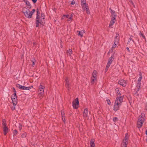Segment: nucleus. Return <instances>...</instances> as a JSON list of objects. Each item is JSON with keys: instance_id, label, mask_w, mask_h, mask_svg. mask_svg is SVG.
Here are the masks:
<instances>
[{"instance_id": "obj_1", "label": "nucleus", "mask_w": 147, "mask_h": 147, "mask_svg": "<svg viewBox=\"0 0 147 147\" xmlns=\"http://www.w3.org/2000/svg\"><path fill=\"white\" fill-rule=\"evenodd\" d=\"M35 11L34 9H33L31 11H30L29 9H28L26 7L23 8V12L26 18H32V15L34 13Z\"/></svg>"}, {"instance_id": "obj_2", "label": "nucleus", "mask_w": 147, "mask_h": 147, "mask_svg": "<svg viewBox=\"0 0 147 147\" xmlns=\"http://www.w3.org/2000/svg\"><path fill=\"white\" fill-rule=\"evenodd\" d=\"M145 120L144 115L141 114L139 117L137 122V125L138 128H140L142 125Z\"/></svg>"}, {"instance_id": "obj_3", "label": "nucleus", "mask_w": 147, "mask_h": 147, "mask_svg": "<svg viewBox=\"0 0 147 147\" xmlns=\"http://www.w3.org/2000/svg\"><path fill=\"white\" fill-rule=\"evenodd\" d=\"M129 140V135L127 133H126L125 136L121 144V147H127V145L128 143Z\"/></svg>"}, {"instance_id": "obj_4", "label": "nucleus", "mask_w": 147, "mask_h": 147, "mask_svg": "<svg viewBox=\"0 0 147 147\" xmlns=\"http://www.w3.org/2000/svg\"><path fill=\"white\" fill-rule=\"evenodd\" d=\"M2 124L3 126L4 134L5 135L8 131V128L7 126L6 121L5 119H3L2 121Z\"/></svg>"}, {"instance_id": "obj_5", "label": "nucleus", "mask_w": 147, "mask_h": 147, "mask_svg": "<svg viewBox=\"0 0 147 147\" xmlns=\"http://www.w3.org/2000/svg\"><path fill=\"white\" fill-rule=\"evenodd\" d=\"M114 59V54L112 55L111 57H110L108 60V61L107 63V65L106 68V70H107L108 68L110 66V65L111 64L112 62Z\"/></svg>"}, {"instance_id": "obj_6", "label": "nucleus", "mask_w": 147, "mask_h": 147, "mask_svg": "<svg viewBox=\"0 0 147 147\" xmlns=\"http://www.w3.org/2000/svg\"><path fill=\"white\" fill-rule=\"evenodd\" d=\"M45 87L44 86L42 85L41 84L38 87V95L40 97H42L43 94L44 93V89Z\"/></svg>"}, {"instance_id": "obj_7", "label": "nucleus", "mask_w": 147, "mask_h": 147, "mask_svg": "<svg viewBox=\"0 0 147 147\" xmlns=\"http://www.w3.org/2000/svg\"><path fill=\"white\" fill-rule=\"evenodd\" d=\"M97 71H94L92 74V76L91 77V82L93 83L94 82L96 81L97 79Z\"/></svg>"}, {"instance_id": "obj_8", "label": "nucleus", "mask_w": 147, "mask_h": 147, "mask_svg": "<svg viewBox=\"0 0 147 147\" xmlns=\"http://www.w3.org/2000/svg\"><path fill=\"white\" fill-rule=\"evenodd\" d=\"M41 21H39L38 20V16H37L36 18V26L38 27L40 25H43L45 23V20L44 18H42Z\"/></svg>"}, {"instance_id": "obj_9", "label": "nucleus", "mask_w": 147, "mask_h": 147, "mask_svg": "<svg viewBox=\"0 0 147 147\" xmlns=\"http://www.w3.org/2000/svg\"><path fill=\"white\" fill-rule=\"evenodd\" d=\"M16 92L11 96V99L13 105L15 106L17 103V98L16 95ZM15 108H14V109Z\"/></svg>"}, {"instance_id": "obj_10", "label": "nucleus", "mask_w": 147, "mask_h": 147, "mask_svg": "<svg viewBox=\"0 0 147 147\" xmlns=\"http://www.w3.org/2000/svg\"><path fill=\"white\" fill-rule=\"evenodd\" d=\"M79 105V102L78 98H76L73 102V106L74 109H77Z\"/></svg>"}, {"instance_id": "obj_11", "label": "nucleus", "mask_w": 147, "mask_h": 147, "mask_svg": "<svg viewBox=\"0 0 147 147\" xmlns=\"http://www.w3.org/2000/svg\"><path fill=\"white\" fill-rule=\"evenodd\" d=\"M123 96H117L116 98L115 102L119 103V104L121 105L122 103L123 102Z\"/></svg>"}, {"instance_id": "obj_12", "label": "nucleus", "mask_w": 147, "mask_h": 147, "mask_svg": "<svg viewBox=\"0 0 147 147\" xmlns=\"http://www.w3.org/2000/svg\"><path fill=\"white\" fill-rule=\"evenodd\" d=\"M82 6L83 9L84 11H86L87 14H90V11L87 4L86 3L85 4L82 5Z\"/></svg>"}, {"instance_id": "obj_13", "label": "nucleus", "mask_w": 147, "mask_h": 147, "mask_svg": "<svg viewBox=\"0 0 147 147\" xmlns=\"http://www.w3.org/2000/svg\"><path fill=\"white\" fill-rule=\"evenodd\" d=\"M90 114V113H88V110L87 109H86L84 110L83 112V116L85 119H88Z\"/></svg>"}, {"instance_id": "obj_14", "label": "nucleus", "mask_w": 147, "mask_h": 147, "mask_svg": "<svg viewBox=\"0 0 147 147\" xmlns=\"http://www.w3.org/2000/svg\"><path fill=\"white\" fill-rule=\"evenodd\" d=\"M17 87L21 90H29L31 88L29 87H26L24 86H22L19 84H18L16 85Z\"/></svg>"}, {"instance_id": "obj_15", "label": "nucleus", "mask_w": 147, "mask_h": 147, "mask_svg": "<svg viewBox=\"0 0 147 147\" xmlns=\"http://www.w3.org/2000/svg\"><path fill=\"white\" fill-rule=\"evenodd\" d=\"M119 40L118 38H116L115 39L114 44L112 47V49L109 50V52H112L113 51V49H112L116 47L117 45L119 43Z\"/></svg>"}, {"instance_id": "obj_16", "label": "nucleus", "mask_w": 147, "mask_h": 147, "mask_svg": "<svg viewBox=\"0 0 147 147\" xmlns=\"http://www.w3.org/2000/svg\"><path fill=\"white\" fill-rule=\"evenodd\" d=\"M121 106V105L115 102L113 107V110L115 111H117L119 109Z\"/></svg>"}, {"instance_id": "obj_17", "label": "nucleus", "mask_w": 147, "mask_h": 147, "mask_svg": "<svg viewBox=\"0 0 147 147\" xmlns=\"http://www.w3.org/2000/svg\"><path fill=\"white\" fill-rule=\"evenodd\" d=\"M142 77L141 76V75H140V78H139V79L138 80V85L137 86V90L136 91V92H137V91H138L140 89V85H141V83L140 81L142 79Z\"/></svg>"}, {"instance_id": "obj_18", "label": "nucleus", "mask_w": 147, "mask_h": 147, "mask_svg": "<svg viewBox=\"0 0 147 147\" xmlns=\"http://www.w3.org/2000/svg\"><path fill=\"white\" fill-rule=\"evenodd\" d=\"M127 81L123 80H121L119 82V84L123 86H125L127 85Z\"/></svg>"}, {"instance_id": "obj_19", "label": "nucleus", "mask_w": 147, "mask_h": 147, "mask_svg": "<svg viewBox=\"0 0 147 147\" xmlns=\"http://www.w3.org/2000/svg\"><path fill=\"white\" fill-rule=\"evenodd\" d=\"M116 18L115 17H112L110 21L109 27L110 28H112L113 25L114 24Z\"/></svg>"}, {"instance_id": "obj_20", "label": "nucleus", "mask_w": 147, "mask_h": 147, "mask_svg": "<svg viewBox=\"0 0 147 147\" xmlns=\"http://www.w3.org/2000/svg\"><path fill=\"white\" fill-rule=\"evenodd\" d=\"M65 81L66 87L67 89H69L70 88V84L69 82V79L67 78H66Z\"/></svg>"}, {"instance_id": "obj_21", "label": "nucleus", "mask_w": 147, "mask_h": 147, "mask_svg": "<svg viewBox=\"0 0 147 147\" xmlns=\"http://www.w3.org/2000/svg\"><path fill=\"white\" fill-rule=\"evenodd\" d=\"M77 32L78 33V35L81 37L83 36L84 34L85 33V31L84 30L81 31H77Z\"/></svg>"}, {"instance_id": "obj_22", "label": "nucleus", "mask_w": 147, "mask_h": 147, "mask_svg": "<svg viewBox=\"0 0 147 147\" xmlns=\"http://www.w3.org/2000/svg\"><path fill=\"white\" fill-rule=\"evenodd\" d=\"M25 2L27 5V7L28 8V9H30L31 7V6L29 2L27 0H25Z\"/></svg>"}, {"instance_id": "obj_23", "label": "nucleus", "mask_w": 147, "mask_h": 147, "mask_svg": "<svg viewBox=\"0 0 147 147\" xmlns=\"http://www.w3.org/2000/svg\"><path fill=\"white\" fill-rule=\"evenodd\" d=\"M94 140L93 139L91 140L90 142V144L91 147H94L95 144L94 143Z\"/></svg>"}, {"instance_id": "obj_24", "label": "nucleus", "mask_w": 147, "mask_h": 147, "mask_svg": "<svg viewBox=\"0 0 147 147\" xmlns=\"http://www.w3.org/2000/svg\"><path fill=\"white\" fill-rule=\"evenodd\" d=\"M73 14H71L70 16V17L68 18L67 21L68 22H71L72 20V17L73 16Z\"/></svg>"}, {"instance_id": "obj_25", "label": "nucleus", "mask_w": 147, "mask_h": 147, "mask_svg": "<svg viewBox=\"0 0 147 147\" xmlns=\"http://www.w3.org/2000/svg\"><path fill=\"white\" fill-rule=\"evenodd\" d=\"M111 12L112 14V17H115L116 16V15L115 11H114L111 10Z\"/></svg>"}, {"instance_id": "obj_26", "label": "nucleus", "mask_w": 147, "mask_h": 147, "mask_svg": "<svg viewBox=\"0 0 147 147\" xmlns=\"http://www.w3.org/2000/svg\"><path fill=\"white\" fill-rule=\"evenodd\" d=\"M62 118L63 121L64 122H65V116L64 113H63L61 111Z\"/></svg>"}, {"instance_id": "obj_27", "label": "nucleus", "mask_w": 147, "mask_h": 147, "mask_svg": "<svg viewBox=\"0 0 147 147\" xmlns=\"http://www.w3.org/2000/svg\"><path fill=\"white\" fill-rule=\"evenodd\" d=\"M72 51L71 49H69V50L67 51V54L68 55H71V54L72 53Z\"/></svg>"}, {"instance_id": "obj_28", "label": "nucleus", "mask_w": 147, "mask_h": 147, "mask_svg": "<svg viewBox=\"0 0 147 147\" xmlns=\"http://www.w3.org/2000/svg\"><path fill=\"white\" fill-rule=\"evenodd\" d=\"M81 5L86 3L85 0H81Z\"/></svg>"}, {"instance_id": "obj_29", "label": "nucleus", "mask_w": 147, "mask_h": 147, "mask_svg": "<svg viewBox=\"0 0 147 147\" xmlns=\"http://www.w3.org/2000/svg\"><path fill=\"white\" fill-rule=\"evenodd\" d=\"M26 133H23L22 135V138H25L26 137Z\"/></svg>"}, {"instance_id": "obj_30", "label": "nucleus", "mask_w": 147, "mask_h": 147, "mask_svg": "<svg viewBox=\"0 0 147 147\" xmlns=\"http://www.w3.org/2000/svg\"><path fill=\"white\" fill-rule=\"evenodd\" d=\"M140 35L141 37H142L143 38H144L145 40L146 39L145 37V36L143 34L140 33Z\"/></svg>"}, {"instance_id": "obj_31", "label": "nucleus", "mask_w": 147, "mask_h": 147, "mask_svg": "<svg viewBox=\"0 0 147 147\" xmlns=\"http://www.w3.org/2000/svg\"><path fill=\"white\" fill-rule=\"evenodd\" d=\"M118 120L117 118V117H115L113 118V121L114 122H115L117 121Z\"/></svg>"}, {"instance_id": "obj_32", "label": "nucleus", "mask_w": 147, "mask_h": 147, "mask_svg": "<svg viewBox=\"0 0 147 147\" xmlns=\"http://www.w3.org/2000/svg\"><path fill=\"white\" fill-rule=\"evenodd\" d=\"M18 131L16 130H14L13 131V134L14 135H16L17 134Z\"/></svg>"}, {"instance_id": "obj_33", "label": "nucleus", "mask_w": 147, "mask_h": 147, "mask_svg": "<svg viewBox=\"0 0 147 147\" xmlns=\"http://www.w3.org/2000/svg\"><path fill=\"white\" fill-rule=\"evenodd\" d=\"M116 90L117 91V94L118 95H121V94L120 92L119 91V90H118V89H116Z\"/></svg>"}, {"instance_id": "obj_34", "label": "nucleus", "mask_w": 147, "mask_h": 147, "mask_svg": "<svg viewBox=\"0 0 147 147\" xmlns=\"http://www.w3.org/2000/svg\"><path fill=\"white\" fill-rule=\"evenodd\" d=\"M107 104L109 105H110L111 104V102L110 100H107Z\"/></svg>"}, {"instance_id": "obj_35", "label": "nucleus", "mask_w": 147, "mask_h": 147, "mask_svg": "<svg viewBox=\"0 0 147 147\" xmlns=\"http://www.w3.org/2000/svg\"><path fill=\"white\" fill-rule=\"evenodd\" d=\"M19 129L20 130L22 129V125L20 124H19L18 126Z\"/></svg>"}, {"instance_id": "obj_36", "label": "nucleus", "mask_w": 147, "mask_h": 147, "mask_svg": "<svg viewBox=\"0 0 147 147\" xmlns=\"http://www.w3.org/2000/svg\"><path fill=\"white\" fill-rule=\"evenodd\" d=\"M75 3V2L74 0H72L71 3V5H74Z\"/></svg>"}, {"instance_id": "obj_37", "label": "nucleus", "mask_w": 147, "mask_h": 147, "mask_svg": "<svg viewBox=\"0 0 147 147\" xmlns=\"http://www.w3.org/2000/svg\"><path fill=\"white\" fill-rule=\"evenodd\" d=\"M131 40H132V36H130V38H129V40H128V42H130V41H131Z\"/></svg>"}, {"instance_id": "obj_38", "label": "nucleus", "mask_w": 147, "mask_h": 147, "mask_svg": "<svg viewBox=\"0 0 147 147\" xmlns=\"http://www.w3.org/2000/svg\"><path fill=\"white\" fill-rule=\"evenodd\" d=\"M119 34H117L116 35V37H115V39L116 38H118V39L119 40Z\"/></svg>"}, {"instance_id": "obj_39", "label": "nucleus", "mask_w": 147, "mask_h": 147, "mask_svg": "<svg viewBox=\"0 0 147 147\" xmlns=\"http://www.w3.org/2000/svg\"><path fill=\"white\" fill-rule=\"evenodd\" d=\"M63 16H66L67 18H68L70 17V16L69 15H63Z\"/></svg>"}, {"instance_id": "obj_40", "label": "nucleus", "mask_w": 147, "mask_h": 147, "mask_svg": "<svg viewBox=\"0 0 147 147\" xmlns=\"http://www.w3.org/2000/svg\"><path fill=\"white\" fill-rule=\"evenodd\" d=\"M32 66H33L35 64V62L34 61H32Z\"/></svg>"}, {"instance_id": "obj_41", "label": "nucleus", "mask_w": 147, "mask_h": 147, "mask_svg": "<svg viewBox=\"0 0 147 147\" xmlns=\"http://www.w3.org/2000/svg\"><path fill=\"white\" fill-rule=\"evenodd\" d=\"M37 0H32L33 2L34 3H35L36 2Z\"/></svg>"}, {"instance_id": "obj_42", "label": "nucleus", "mask_w": 147, "mask_h": 147, "mask_svg": "<svg viewBox=\"0 0 147 147\" xmlns=\"http://www.w3.org/2000/svg\"><path fill=\"white\" fill-rule=\"evenodd\" d=\"M126 49L128 52H130V50L128 47H127Z\"/></svg>"}, {"instance_id": "obj_43", "label": "nucleus", "mask_w": 147, "mask_h": 147, "mask_svg": "<svg viewBox=\"0 0 147 147\" xmlns=\"http://www.w3.org/2000/svg\"><path fill=\"white\" fill-rule=\"evenodd\" d=\"M30 87L31 88H32L33 87V86H30V87Z\"/></svg>"}, {"instance_id": "obj_44", "label": "nucleus", "mask_w": 147, "mask_h": 147, "mask_svg": "<svg viewBox=\"0 0 147 147\" xmlns=\"http://www.w3.org/2000/svg\"><path fill=\"white\" fill-rule=\"evenodd\" d=\"M146 135H147V129L146 131Z\"/></svg>"}, {"instance_id": "obj_45", "label": "nucleus", "mask_w": 147, "mask_h": 147, "mask_svg": "<svg viewBox=\"0 0 147 147\" xmlns=\"http://www.w3.org/2000/svg\"><path fill=\"white\" fill-rule=\"evenodd\" d=\"M146 142H147V138L146 139Z\"/></svg>"}]
</instances>
